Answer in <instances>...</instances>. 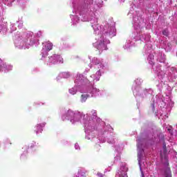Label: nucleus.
<instances>
[{
  "mask_svg": "<svg viewBox=\"0 0 177 177\" xmlns=\"http://www.w3.org/2000/svg\"><path fill=\"white\" fill-rule=\"evenodd\" d=\"M73 88H71L69 90L70 93H71V95H75V93H77L76 91H73Z\"/></svg>",
  "mask_w": 177,
  "mask_h": 177,
  "instance_id": "423d86ee",
  "label": "nucleus"
},
{
  "mask_svg": "<svg viewBox=\"0 0 177 177\" xmlns=\"http://www.w3.org/2000/svg\"><path fill=\"white\" fill-rule=\"evenodd\" d=\"M100 64V62H98V63H97V64Z\"/></svg>",
  "mask_w": 177,
  "mask_h": 177,
  "instance_id": "ddd939ff",
  "label": "nucleus"
},
{
  "mask_svg": "<svg viewBox=\"0 0 177 177\" xmlns=\"http://www.w3.org/2000/svg\"><path fill=\"white\" fill-rule=\"evenodd\" d=\"M163 35H165V37H168L169 35V32H168V30L165 29L162 31Z\"/></svg>",
  "mask_w": 177,
  "mask_h": 177,
  "instance_id": "39448f33",
  "label": "nucleus"
},
{
  "mask_svg": "<svg viewBox=\"0 0 177 177\" xmlns=\"http://www.w3.org/2000/svg\"><path fill=\"white\" fill-rule=\"evenodd\" d=\"M165 176L169 177L171 176V169L169 167H167L165 170Z\"/></svg>",
  "mask_w": 177,
  "mask_h": 177,
  "instance_id": "7ed1b4c3",
  "label": "nucleus"
},
{
  "mask_svg": "<svg viewBox=\"0 0 177 177\" xmlns=\"http://www.w3.org/2000/svg\"><path fill=\"white\" fill-rule=\"evenodd\" d=\"M106 47V44H104V40L100 41L98 45V48L103 49V48Z\"/></svg>",
  "mask_w": 177,
  "mask_h": 177,
  "instance_id": "20e7f679",
  "label": "nucleus"
},
{
  "mask_svg": "<svg viewBox=\"0 0 177 177\" xmlns=\"http://www.w3.org/2000/svg\"><path fill=\"white\" fill-rule=\"evenodd\" d=\"M97 176L99 177H103V174H100V173H98L97 174Z\"/></svg>",
  "mask_w": 177,
  "mask_h": 177,
  "instance_id": "0eeeda50",
  "label": "nucleus"
},
{
  "mask_svg": "<svg viewBox=\"0 0 177 177\" xmlns=\"http://www.w3.org/2000/svg\"><path fill=\"white\" fill-rule=\"evenodd\" d=\"M88 97H89V95H88V94H82L81 95V102L82 103L86 102V100L88 99Z\"/></svg>",
  "mask_w": 177,
  "mask_h": 177,
  "instance_id": "f03ea898",
  "label": "nucleus"
},
{
  "mask_svg": "<svg viewBox=\"0 0 177 177\" xmlns=\"http://www.w3.org/2000/svg\"><path fill=\"white\" fill-rule=\"evenodd\" d=\"M96 111H93V115H94V117H96Z\"/></svg>",
  "mask_w": 177,
  "mask_h": 177,
  "instance_id": "6e6552de",
  "label": "nucleus"
},
{
  "mask_svg": "<svg viewBox=\"0 0 177 177\" xmlns=\"http://www.w3.org/2000/svg\"><path fill=\"white\" fill-rule=\"evenodd\" d=\"M64 117H65V116L64 115V116H63V118H63V120H64Z\"/></svg>",
  "mask_w": 177,
  "mask_h": 177,
  "instance_id": "f8f14e48",
  "label": "nucleus"
},
{
  "mask_svg": "<svg viewBox=\"0 0 177 177\" xmlns=\"http://www.w3.org/2000/svg\"><path fill=\"white\" fill-rule=\"evenodd\" d=\"M45 48H46V50H47V52L52 50V49H53V44L50 42H48L45 46Z\"/></svg>",
  "mask_w": 177,
  "mask_h": 177,
  "instance_id": "f257e3e1",
  "label": "nucleus"
},
{
  "mask_svg": "<svg viewBox=\"0 0 177 177\" xmlns=\"http://www.w3.org/2000/svg\"><path fill=\"white\" fill-rule=\"evenodd\" d=\"M1 63H2V61L0 59V64H1Z\"/></svg>",
  "mask_w": 177,
  "mask_h": 177,
  "instance_id": "9b49d317",
  "label": "nucleus"
},
{
  "mask_svg": "<svg viewBox=\"0 0 177 177\" xmlns=\"http://www.w3.org/2000/svg\"><path fill=\"white\" fill-rule=\"evenodd\" d=\"M167 131H169V132H171V129H168Z\"/></svg>",
  "mask_w": 177,
  "mask_h": 177,
  "instance_id": "9d476101",
  "label": "nucleus"
},
{
  "mask_svg": "<svg viewBox=\"0 0 177 177\" xmlns=\"http://www.w3.org/2000/svg\"><path fill=\"white\" fill-rule=\"evenodd\" d=\"M137 146L139 147V140H138V145Z\"/></svg>",
  "mask_w": 177,
  "mask_h": 177,
  "instance_id": "1a4fd4ad",
  "label": "nucleus"
}]
</instances>
